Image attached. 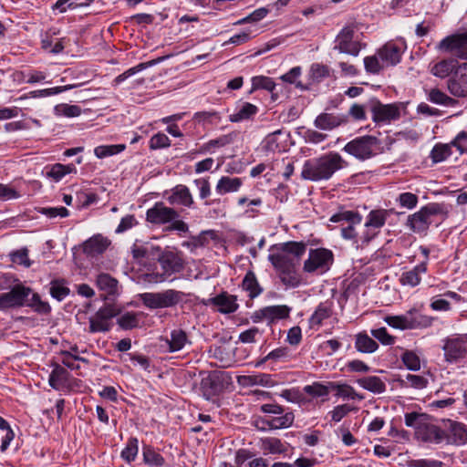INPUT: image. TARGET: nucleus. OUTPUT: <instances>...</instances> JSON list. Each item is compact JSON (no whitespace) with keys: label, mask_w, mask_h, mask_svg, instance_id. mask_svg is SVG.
I'll return each mask as SVG.
<instances>
[{"label":"nucleus","mask_w":467,"mask_h":467,"mask_svg":"<svg viewBox=\"0 0 467 467\" xmlns=\"http://www.w3.org/2000/svg\"><path fill=\"white\" fill-rule=\"evenodd\" d=\"M347 166L348 162L339 153L330 151L306 161L301 171V177L312 182L327 181L335 172Z\"/></svg>","instance_id":"1"},{"label":"nucleus","mask_w":467,"mask_h":467,"mask_svg":"<svg viewBox=\"0 0 467 467\" xmlns=\"http://www.w3.org/2000/svg\"><path fill=\"white\" fill-rule=\"evenodd\" d=\"M29 306L40 314L50 312L47 302L41 300L36 293H33L30 287L22 284L14 285L9 292L0 294V310Z\"/></svg>","instance_id":"2"},{"label":"nucleus","mask_w":467,"mask_h":467,"mask_svg":"<svg viewBox=\"0 0 467 467\" xmlns=\"http://www.w3.org/2000/svg\"><path fill=\"white\" fill-rule=\"evenodd\" d=\"M404 420L407 427L414 429L419 441L434 444L445 441L446 432L434 424L431 417L426 413L408 412L404 415Z\"/></svg>","instance_id":"3"},{"label":"nucleus","mask_w":467,"mask_h":467,"mask_svg":"<svg viewBox=\"0 0 467 467\" xmlns=\"http://www.w3.org/2000/svg\"><path fill=\"white\" fill-rule=\"evenodd\" d=\"M278 252L268 256L275 269L296 268L301 256L306 250V245L302 242H287L280 244Z\"/></svg>","instance_id":"4"},{"label":"nucleus","mask_w":467,"mask_h":467,"mask_svg":"<svg viewBox=\"0 0 467 467\" xmlns=\"http://www.w3.org/2000/svg\"><path fill=\"white\" fill-rule=\"evenodd\" d=\"M161 273L152 272L144 275V281L153 284L166 281L171 275L180 273L184 268V261L178 253L166 251L158 257Z\"/></svg>","instance_id":"5"},{"label":"nucleus","mask_w":467,"mask_h":467,"mask_svg":"<svg viewBox=\"0 0 467 467\" xmlns=\"http://www.w3.org/2000/svg\"><path fill=\"white\" fill-rule=\"evenodd\" d=\"M385 322L393 328L406 330L430 327L432 318L411 308L403 315L386 317Z\"/></svg>","instance_id":"6"},{"label":"nucleus","mask_w":467,"mask_h":467,"mask_svg":"<svg viewBox=\"0 0 467 467\" xmlns=\"http://www.w3.org/2000/svg\"><path fill=\"white\" fill-rule=\"evenodd\" d=\"M443 358L449 364H456L467 358V334H452L442 339Z\"/></svg>","instance_id":"7"},{"label":"nucleus","mask_w":467,"mask_h":467,"mask_svg":"<svg viewBox=\"0 0 467 467\" xmlns=\"http://www.w3.org/2000/svg\"><path fill=\"white\" fill-rule=\"evenodd\" d=\"M441 213L442 207L441 204L429 203L415 213L409 215L406 224L416 234H425L431 223V218Z\"/></svg>","instance_id":"8"},{"label":"nucleus","mask_w":467,"mask_h":467,"mask_svg":"<svg viewBox=\"0 0 467 467\" xmlns=\"http://www.w3.org/2000/svg\"><path fill=\"white\" fill-rule=\"evenodd\" d=\"M183 297V293L174 289H167L161 292H149L140 295L144 306L149 308H167L179 304Z\"/></svg>","instance_id":"9"},{"label":"nucleus","mask_w":467,"mask_h":467,"mask_svg":"<svg viewBox=\"0 0 467 467\" xmlns=\"http://www.w3.org/2000/svg\"><path fill=\"white\" fill-rule=\"evenodd\" d=\"M379 146V140L374 136H362L348 142L343 150L355 158L365 161L376 154Z\"/></svg>","instance_id":"10"},{"label":"nucleus","mask_w":467,"mask_h":467,"mask_svg":"<svg viewBox=\"0 0 467 467\" xmlns=\"http://www.w3.org/2000/svg\"><path fill=\"white\" fill-rule=\"evenodd\" d=\"M120 313L119 308L114 305L108 304L100 307L89 317V333H105L112 327V318Z\"/></svg>","instance_id":"11"},{"label":"nucleus","mask_w":467,"mask_h":467,"mask_svg":"<svg viewBox=\"0 0 467 467\" xmlns=\"http://www.w3.org/2000/svg\"><path fill=\"white\" fill-rule=\"evenodd\" d=\"M334 261L333 253L326 248L311 249L304 263L306 273L324 274L329 270Z\"/></svg>","instance_id":"12"},{"label":"nucleus","mask_w":467,"mask_h":467,"mask_svg":"<svg viewBox=\"0 0 467 467\" xmlns=\"http://www.w3.org/2000/svg\"><path fill=\"white\" fill-rule=\"evenodd\" d=\"M330 221L333 223H342L341 236L346 240H352L355 244V239H358V236L354 225L359 224L362 221V216L358 213L342 211L334 214Z\"/></svg>","instance_id":"13"},{"label":"nucleus","mask_w":467,"mask_h":467,"mask_svg":"<svg viewBox=\"0 0 467 467\" xmlns=\"http://www.w3.org/2000/svg\"><path fill=\"white\" fill-rule=\"evenodd\" d=\"M449 92L457 98L467 97V63L459 64L447 80Z\"/></svg>","instance_id":"14"},{"label":"nucleus","mask_w":467,"mask_h":467,"mask_svg":"<svg viewBox=\"0 0 467 467\" xmlns=\"http://www.w3.org/2000/svg\"><path fill=\"white\" fill-rule=\"evenodd\" d=\"M179 217L178 212L158 202L146 212V220L153 224H165Z\"/></svg>","instance_id":"15"},{"label":"nucleus","mask_w":467,"mask_h":467,"mask_svg":"<svg viewBox=\"0 0 467 467\" xmlns=\"http://www.w3.org/2000/svg\"><path fill=\"white\" fill-rule=\"evenodd\" d=\"M354 29L350 26H345L335 40V49L340 53L348 54L357 57L361 49V45L353 40Z\"/></svg>","instance_id":"16"},{"label":"nucleus","mask_w":467,"mask_h":467,"mask_svg":"<svg viewBox=\"0 0 467 467\" xmlns=\"http://www.w3.org/2000/svg\"><path fill=\"white\" fill-rule=\"evenodd\" d=\"M439 48L467 59V31L443 38L439 44Z\"/></svg>","instance_id":"17"},{"label":"nucleus","mask_w":467,"mask_h":467,"mask_svg":"<svg viewBox=\"0 0 467 467\" xmlns=\"http://www.w3.org/2000/svg\"><path fill=\"white\" fill-rule=\"evenodd\" d=\"M400 105L382 104L377 101L371 107L372 119L375 122H389L400 117Z\"/></svg>","instance_id":"18"},{"label":"nucleus","mask_w":467,"mask_h":467,"mask_svg":"<svg viewBox=\"0 0 467 467\" xmlns=\"http://www.w3.org/2000/svg\"><path fill=\"white\" fill-rule=\"evenodd\" d=\"M445 441L449 444L463 445L467 442V427L462 422L447 420Z\"/></svg>","instance_id":"19"},{"label":"nucleus","mask_w":467,"mask_h":467,"mask_svg":"<svg viewBox=\"0 0 467 467\" xmlns=\"http://www.w3.org/2000/svg\"><path fill=\"white\" fill-rule=\"evenodd\" d=\"M164 341L162 348H166V351L173 353L182 350L185 346L191 345L192 342L182 329H174L171 332L170 337L161 338Z\"/></svg>","instance_id":"20"},{"label":"nucleus","mask_w":467,"mask_h":467,"mask_svg":"<svg viewBox=\"0 0 467 467\" xmlns=\"http://www.w3.org/2000/svg\"><path fill=\"white\" fill-rule=\"evenodd\" d=\"M167 200L171 205H180L191 208L194 204V200L189 188L182 184L173 187L171 190V193Z\"/></svg>","instance_id":"21"},{"label":"nucleus","mask_w":467,"mask_h":467,"mask_svg":"<svg viewBox=\"0 0 467 467\" xmlns=\"http://www.w3.org/2000/svg\"><path fill=\"white\" fill-rule=\"evenodd\" d=\"M290 308L285 305L269 306L259 309L254 316L258 319H266L269 322L285 319L289 317Z\"/></svg>","instance_id":"22"},{"label":"nucleus","mask_w":467,"mask_h":467,"mask_svg":"<svg viewBox=\"0 0 467 467\" xmlns=\"http://www.w3.org/2000/svg\"><path fill=\"white\" fill-rule=\"evenodd\" d=\"M207 304L217 307V310L223 314L234 313L238 308L236 296L223 292L220 295L208 299Z\"/></svg>","instance_id":"23"},{"label":"nucleus","mask_w":467,"mask_h":467,"mask_svg":"<svg viewBox=\"0 0 467 467\" xmlns=\"http://www.w3.org/2000/svg\"><path fill=\"white\" fill-rule=\"evenodd\" d=\"M348 121V117L345 115H335L332 113H321L319 114L315 121L314 125L316 128L323 130H331L339 127L340 125Z\"/></svg>","instance_id":"24"},{"label":"nucleus","mask_w":467,"mask_h":467,"mask_svg":"<svg viewBox=\"0 0 467 467\" xmlns=\"http://www.w3.org/2000/svg\"><path fill=\"white\" fill-rule=\"evenodd\" d=\"M401 54V48L392 42L385 44L378 51L379 57L386 67L397 65L400 61Z\"/></svg>","instance_id":"25"},{"label":"nucleus","mask_w":467,"mask_h":467,"mask_svg":"<svg viewBox=\"0 0 467 467\" xmlns=\"http://www.w3.org/2000/svg\"><path fill=\"white\" fill-rule=\"evenodd\" d=\"M109 244L110 242L106 237L97 234L84 243L83 251L88 255L96 256L103 254Z\"/></svg>","instance_id":"26"},{"label":"nucleus","mask_w":467,"mask_h":467,"mask_svg":"<svg viewBox=\"0 0 467 467\" xmlns=\"http://www.w3.org/2000/svg\"><path fill=\"white\" fill-rule=\"evenodd\" d=\"M427 272V263L422 262L412 269L403 272L400 282L402 285L414 287L420 283L421 275Z\"/></svg>","instance_id":"27"},{"label":"nucleus","mask_w":467,"mask_h":467,"mask_svg":"<svg viewBox=\"0 0 467 467\" xmlns=\"http://www.w3.org/2000/svg\"><path fill=\"white\" fill-rule=\"evenodd\" d=\"M96 285L106 296H114L119 294V281L109 274L98 275Z\"/></svg>","instance_id":"28"},{"label":"nucleus","mask_w":467,"mask_h":467,"mask_svg":"<svg viewBox=\"0 0 467 467\" xmlns=\"http://www.w3.org/2000/svg\"><path fill=\"white\" fill-rule=\"evenodd\" d=\"M333 313V302L325 301L320 303L309 318L311 327H319L323 321L329 318Z\"/></svg>","instance_id":"29"},{"label":"nucleus","mask_w":467,"mask_h":467,"mask_svg":"<svg viewBox=\"0 0 467 467\" xmlns=\"http://www.w3.org/2000/svg\"><path fill=\"white\" fill-rule=\"evenodd\" d=\"M243 185V180L238 177L223 176L217 182L215 191L220 195L236 192Z\"/></svg>","instance_id":"30"},{"label":"nucleus","mask_w":467,"mask_h":467,"mask_svg":"<svg viewBox=\"0 0 467 467\" xmlns=\"http://www.w3.org/2000/svg\"><path fill=\"white\" fill-rule=\"evenodd\" d=\"M258 112V108L249 102H243L237 108L234 113L229 116L231 122H241L251 119Z\"/></svg>","instance_id":"31"},{"label":"nucleus","mask_w":467,"mask_h":467,"mask_svg":"<svg viewBox=\"0 0 467 467\" xmlns=\"http://www.w3.org/2000/svg\"><path fill=\"white\" fill-rule=\"evenodd\" d=\"M358 384L374 394H381L386 390V383L377 376H368L357 380Z\"/></svg>","instance_id":"32"},{"label":"nucleus","mask_w":467,"mask_h":467,"mask_svg":"<svg viewBox=\"0 0 467 467\" xmlns=\"http://www.w3.org/2000/svg\"><path fill=\"white\" fill-rule=\"evenodd\" d=\"M331 389L336 390V396L342 399L362 400L364 396L356 392L353 387L345 383L329 382Z\"/></svg>","instance_id":"33"},{"label":"nucleus","mask_w":467,"mask_h":467,"mask_svg":"<svg viewBox=\"0 0 467 467\" xmlns=\"http://www.w3.org/2000/svg\"><path fill=\"white\" fill-rule=\"evenodd\" d=\"M427 99L431 103L446 107H454L458 104V101L455 99L448 96L439 88H431L428 90Z\"/></svg>","instance_id":"34"},{"label":"nucleus","mask_w":467,"mask_h":467,"mask_svg":"<svg viewBox=\"0 0 467 467\" xmlns=\"http://www.w3.org/2000/svg\"><path fill=\"white\" fill-rule=\"evenodd\" d=\"M458 62L456 60H453V59H449V60H441L438 63H436L432 67H431V73L438 77V78H444L446 77H451V75L453 74V71L456 69L457 66H458Z\"/></svg>","instance_id":"35"},{"label":"nucleus","mask_w":467,"mask_h":467,"mask_svg":"<svg viewBox=\"0 0 467 467\" xmlns=\"http://www.w3.org/2000/svg\"><path fill=\"white\" fill-rule=\"evenodd\" d=\"M388 216L389 211L387 210H373L369 212L367 216L365 227H371L372 229L378 231V229H380L385 225Z\"/></svg>","instance_id":"36"},{"label":"nucleus","mask_w":467,"mask_h":467,"mask_svg":"<svg viewBox=\"0 0 467 467\" xmlns=\"http://www.w3.org/2000/svg\"><path fill=\"white\" fill-rule=\"evenodd\" d=\"M355 348L361 353H373L378 349L379 345L366 333H359L356 336Z\"/></svg>","instance_id":"37"},{"label":"nucleus","mask_w":467,"mask_h":467,"mask_svg":"<svg viewBox=\"0 0 467 467\" xmlns=\"http://www.w3.org/2000/svg\"><path fill=\"white\" fill-rule=\"evenodd\" d=\"M278 272L281 282L289 288H294L299 285L300 278L296 274V268H280L276 269Z\"/></svg>","instance_id":"38"},{"label":"nucleus","mask_w":467,"mask_h":467,"mask_svg":"<svg viewBox=\"0 0 467 467\" xmlns=\"http://www.w3.org/2000/svg\"><path fill=\"white\" fill-rule=\"evenodd\" d=\"M49 293L51 296L57 301L64 300L70 293L64 279L52 280L49 284Z\"/></svg>","instance_id":"39"},{"label":"nucleus","mask_w":467,"mask_h":467,"mask_svg":"<svg viewBox=\"0 0 467 467\" xmlns=\"http://www.w3.org/2000/svg\"><path fill=\"white\" fill-rule=\"evenodd\" d=\"M234 135L232 133L222 135L216 139L210 140L208 142L204 143L201 147L200 152H202V153L212 152L213 149L224 147V146L232 143L234 141Z\"/></svg>","instance_id":"40"},{"label":"nucleus","mask_w":467,"mask_h":467,"mask_svg":"<svg viewBox=\"0 0 467 467\" xmlns=\"http://www.w3.org/2000/svg\"><path fill=\"white\" fill-rule=\"evenodd\" d=\"M242 286L244 290L249 293L251 298H254L262 293V288L257 282L255 275L251 271L246 273Z\"/></svg>","instance_id":"41"},{"label":"nucleus","mask_w":467,"mask_h":467,"mask_svg":"<svg viewBox=\"0 0 467 467\" xmlns=\"http://www.w3.org/2000/svg\"><path fill=\"white\" fill-rule=\"evenodd\" d=\"M67 371L60 365L56 364L49 375V385L55 389H59L62 384L67 381Z\"/></svg>","instance_id":"42"},{"label":"nucleus","mask_w":467,"mask_h":467,"mask_svg":"<svg viewBox=\"0 0 467 467\" xmlns=\"http://www.w3.org/2000/svg\"><path fill=\"white\" fill-rule=\"evenodd\" d=\"M452 146L451 142L450 144H436L431 151V158L432 161L438 163L449 158L452 154Z\"/></svg>","instance_id":"43"},{"label":"nucleus","mask_w":467,"mask_h":467,"mask_svg":"<svg viewBox=\"0 0 467 467\" xmlns=\"http://www.w3.org/2000/svg\"><path fill=\"white\" fill-rule=\"evenodd\" d=\"M401 387L421 389L427 387L428 379L420 375L408 374L405 379H399Z\"/></svg>","instance_id":"44"},{"label":"nucleus","mask_w":467,"mask_h":467,"mask_svg":"<svg viewBox=\"0 0 467 467\" xmlns=\"http://www.w3.org/2000/svg\"><path fill=\"white\" fill-rule=\"evenodd\" d=\"M126 149L125 144L100 145L94 149V154L99 159L113 156L122 152Z\"/></svg>","instance_id":"45"},{"label":"nucleus","mask_w":467,"mask_h":467,"mask_svg":"<svg viewBox=\"0 0 467 467\" xmlns=\"http://www.w3.org/2000/svg\"><path fill=\"white\" fill-rule=\"evenodd\" d=\"M261 449L272 454L283 453L285 451L282 441L279 439L274 437L262 439Z\"/></svg>","instance_id":"46"},{"label":"nucleus","mask_w":467,"mask_h":467,"mask_svg":"<svg viewBox=\"0 0 467 467\" xmlns=\"http://www.w3.org/2000/svg\"><path fill=\"white\" fill-rule=\"evenodd\" d=\"M295 416L292 412H286L279 417H275L265 423L269 427V429H281V428H288L294 422Z\"/></svg>","instance_id":"47"},{"label":"nucleus","mask_w":467,"mask_h":467,"mask_svg":"<svg viewBox=\"0 0 467 467\" xmlns=\"http://www.w3.org/2000/svg\"><path fill=\"white\" fill-rule=\"evenodd\" d=\"M81 112L82 109L78 105L62 103L55 107V114L59 117L75 118L78 117Z\"/></svg>","instance_id":"48"},{"label":"nucleus","mask_w":467,"mask_h":467,"mask_svg":"<svg viewBox=\"0 0 467 467\" xmlns=\"http://www.w3.org/2000/svg\"><path fill=\"white\" fill-rule=\"evenodd\" d=\"M138 442V439L134 437L128 440L127 444L120 454L121 458L125 462L130 463L135 460L139 451Z\"/></svg>","instance_id":"49"},{"label":"nucleus","mask_w":467,"mask_h":467,"mask_svg":"<svg viewBox=\"0 0 467 467\" xmlns=\"http://www.w3.org/2000/svg\"><path fill=\"white\" fill-rule=\"evenodd\" d=\"M155 64H156V60H150L149 62L140 63L137 66L129 68L122 74L116 77L114 79V83H115V85H119L121 82H123L124 80H126L127 78H129L130 77H131V76L135 75L136 73L140 72L141 70H143L149 67H151Z\"/></svg>","instance_id":"50"},{"label":"nucleus","mask_w":467,"mask_h":467,"mask_svg":"<svg viewBox=\"0 0 467 467\" xmlns=\"http://www.w3.org/2000/svg\"><path fill=\"white\" fill-rule=\"evenodd\" d=\"M329 389H331L329 384L326 386L318 382H315L312 385H306L304 387L305 393L314 398L327 396Z\"/></svg>","instance_id":"51"},{"label":"nucleus","mask_w":467,"mask_h":467,"mask_svg":"<svg viewBox=\"0 0 467 467\" xmlns=\"http://www.w3.org/2000/svg\"><path fill=\"white\" fill-rule=\"evenodd\" d=\"M401 360L410 370L417 371L420 368V358L413 351L406 350L401 356Z\"/></svg>","instance_id":"52"},{"label":"nucleus","mask_w":467,"mask_h":467,"mask_svg":"<svg viewBox=\"0 0 467 467\" xmlns=\"http://www.w3.org/2000/svg\"><path fill=\"white\" fill-rule=\"evenodd\" d=\"M73 167L70 165H63L57 163L53 165L47 172V176L54 179L56 182L60 181L66 174L71 172Z\"/></svg>","instance_id":"53"},{"label":"nucleus","mask_w":467,"mask_h":467,"mask_svg":"<svg viewBox=\"0 0 467 467\" xmlns=\"http://www.w3.org/2000/svg\"><path fill=\"white\" fill-rule=\"evenodd\" d=\"M117 323L123 329H131L138 327L139 319L137 314L127 312L118 318Z\"/></svg>","instance_id":"54"},{"label":"nucleus","mask_w":467,"mask_h":467,"mask_svg":"<svg viewBox=\"0 0 467 467\" xmlns=\"http://www.w3.org/2000/svg\"><path fill=\"white\" fill-rule=\"evenodd\" d=\"M310 78L315 82H320L329 75V68L326 65L315 63L310 67Z\"/></svg>","instance_id":"55"},{"label":"nucleus","mask_w":467,"mask_h":467,"mask_svg":"<svg viewBox=\"0 0 467 467\" xmlns=\"http://www.w3.org/2000/svg\"><path fill=\"white\" fill-rule=\"evenodd\" d=\"M366 229L364 232L358 237V239H355V246L357 249L358 248H364L366 245L369 244V242L374 239L379 232L372 229L371 227H365Z\"/></svg>","instance_id":"56"},{"label":"nucleus","mask_w":467,"mask_h":467,"mask_svg":"<svg viewBox=\"0 0 467 467\" xmlns=\"http://www.w3.org/2000/svg\"><path fill=\"white\" fill-rule=\"evenodd\" d=\"M170 145L171 140L166 134L161 132L153 135L150 140V149L153 150L168 148Z\"/></svg>","instance_id":"57"},{"label":"nucleus","mask_w":467,"mask_h":467,"mask_svg":"<svg viewBox=\"0 0 467 467\" xmlns=\"http://www.w3.org/2000/svg\"><path fill=\"white\" fill-rule=\"evenodd\" d=\"M143 458L145 462L150 465L161 466L164 463V459L162 456L152 450L150 447H144Z\"/></svg>","instance_id":"58"},{"label":"nucleus","mask_w":467,"mask_h":467,"mask_svg":"<svg viewBox=\"0 0 467 467\" xmlns=\"http://www.w3.org/2000/svg\"><path fill=\"white\" fill-rule=\"evenodd\" d=\"M364 67L368 73L378 74L386 65L377 56H369L364 58Z\"/></svg>","instance_id":"59"},{"label":"nucleus","mask_w":467,"mask_h":467,"mask_svg":"<svg viewBox=\"0 0 467 467\" xmlns=\"http://www.w3.org/2000/svg\"><path fill=\"white\" fill-rule=\"evenodd\" d=\"M10 258L11 261L15 264L24 265L25 267L31 266V261L28 258V250L26 248H22L12 252L10 254Z\"/></svg>","instance_id":"60"},{"label":"nucleus","mask_w":467,"mask_h":467,"mask_svg":"<svg viewBox=\"0 0 467 467\" xmlns=\"http://www.w3.org/2000/svg\"><path fill=\"white\" fill-rule=\"evenodd\" d=\"M60 356L61 362L63 363V365H65L70 369H78L80 368L79 365L77 364V361L78 360L87 362L86 358L75 356L68 351H62L60 353Z\"/></svg>","instance_id":"61"},{"label":"nucleus","mask_w":467,"mask_h":467,"mask_svg":"<svg viewBox=\"0 0 467 467\" xmlns=\"http://www.w3.org/2000/svg\"><path fill=\"white\" fill-rule=\"evenodd\" d=\"M371 335L382 345L391 346L395 343V337L388 333L386 327L372 329Z\"/></svg>","instance_id":"62"},{"label":"nucleus","mask_w":467,"mask_h":467,"mask_svg":"<svg viewBox=\"0 0 467 467\" xmlns=\"http://www.w3.org/2000/svg\"><path fill=\"white\" fill-rule=\"evenodd\" d=\"M289 357V352L287 348H279L272 350L270 353H268L256 366H259L260 364H263L266 362L267 360H275V361H280V360H286Z\"/></svg>","instance_id":"63"},{"label":"nucleus","mask_w":467,"mask_h":467,"mask_svg":"<svg viewBox=\"0 0 467 467\" xmlns=\"http://www.w3.org/2000/svg\"><path fill=\"white\" fill-rule=\"evenodd\" d=\"M302 73V69L300 67H295L291 68L287 73L284 74L281 77V79L289 84L296 85V88H304L302 83L297 81L298 78Z\"/></svg>","instance_id":"64"}]
</instances>
